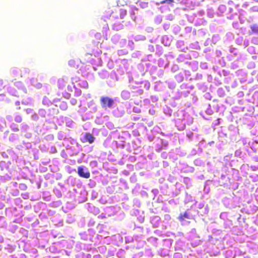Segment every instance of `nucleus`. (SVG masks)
<instances>
[{
	"instance_id": "8",
	"label": "nucleus",
	"mask_w": 258,
	"mask_h": 258,
	"mask_svg": "<svg viewBox=\"0 0 258 258\" xmlns=\"http://www.w3.org/2000/svg\"><path fill=\"white\" fill-rule=\"evenodd\" d=\"M59 107L61 108V109L65 110L67 109L68 106L67 104L65 102H62L60 103V104L59 105Z\"/></svg>"
},
{
	"instance_id": "16",
	"label": "nucleus",
	"mask_w": 258,
	"mask_h": 258,
	"mask_svg": "<svg viewBox=\"0 0 258 258\" xmlns=\"http://www.w3.org/2000/svg\"><path fill=\"white\" fill-rule=\"evenodd\" d=\"M13 131H14V132H18L19 131V128H17V127L14 128H13Z\"/></svg>"
},
{
	"instance_id": "11",
	"label": "nucleus",
	"mask_w": 258,
	"mask_h": 258,
	"mask_svg": "<svg viewBox=\"0 0 258 258\" xmlns=\"http://www.w3.org/2000/svg\"><path fill=\"white\" fill-rule=\"evenodd\" d=\"M6 85L4 83V81L0 79V91H2L5 87Z\"/></svg>"
},
{
	"instance_id": "6",
	"label": "nucleus",
	"mask_w": 258,
	"mask_h": 258,
	"mask_svg": "<svg viewBox=\"0 0 258 258\" xmlns=\"http://www.w3.org/2000/svg\"><path fill=\"white\" fill-rule=\"evenodd\" d=\"M250 29L251 32H249V34L258 33V26L257 25L254 24L251 26Z\"/></svg>"
},
{
	"instance_id": "2",
	"label": "nucleus",
	"mask_w": 258,
	"mask_h": 258,
	"mask_svg": "<svg viewBox=\"0 0 258 258\" xmlns=\"http://www.w3.org/2000/svg\"><path fill=\"white\" fill-rule=\"evenodd\" d=\"M78 173L79 176L85 178H89L90 176V172L88 171L85 172L84 167L82 166L78 168Z\"/></svg>"
},
{
	"instance_id": "12",
	"label": "nucleus",
	"mask_w": 258,
	"mask_h": 258,
	"mask_svg": "<svg viewBox=\"0 0 258 258\" xmlns=\"http://www.w3.org/2000/svg\"><path fill=\"white\" fill-rule=\"evenodd\" d=\"M173 2H174V0H164L162 2H161V3L164 4L165 3H167L170 4V3H173Z\"/></svg>"
},
{
	"instance_id": "20",
	"label": "nucleus",
	"mask_w": 258,
	"mask_h": 258,
	"mask_svg": "<svg viewBox=\"0 0 258 258\" xmlns=\"http://www.w3.org/2000/svg\"><path fill=\"white\" fill-rule=\"evenodd\" d=\"M111 12H110L109 14V16H110L111 15Z\"/></svg>"
},
{
	"instance_id": "19",
	"label": "nucleus",
	"mask_w": 258,
	"mask_h": 258,
	"mask_svg": "<svg viewBox=\"0 0 258 258\" xmlns=\"http://www.w3.org/2000/svg\"><path fill=\"white\" fill-rule=\"evenodd\" d=\"M20 108H20V107H18L17 108V109H20Z\"/></svg>"
},
{
	"instance_id": "10",
	"label": "nucleus",
	"mask_w": 258,
	"mask_h": 258,
	"mask_svg": "<svg viewBox=\"0 0 258 258\" xmlns=\"http://www.w3.org/2000/svg\"><path fill=\"white\" fill-rule=\"evenodd\" d=\"M126 15V11L125 10L121 9L120 11V16L121 18H123Z\"/></svg>"
},
{
	"instance_id": "14",
	"label": "nucleus",
	"mask_w": 258,
	"mask_h": 258,
	"mask_svg": "<svg viewBox=\"0 0 258 258\" xmlns=\"http://www.w3.org/2000/svg\"><path fill=\"white\" fill-rule=\"evenodd\" d=\"M64 97L66 98H67V99H69L71 97V94L70 93H66V95L64 96Z\"/></svg>"
},
{
	"instance_id": "13",
	"label": "nucleus",
	"mask_w": 258,
	"mask_h": 258,
	"mask_svg": "<svg viewBox=\"0 0 258 258\" xmlns=\"http://www.w3.org/2000/svg\"><path fill=\"white\" fill-rule=\"evenodd\" d=\"M26 111L27 113L30 114V113H31L32 112H33V110L31 108H27L26 109Z\"/></svg>"
},
{
	"instance_id": "4",
	"label": "nucleus",
	"mask_w": 258,
	"mask_h": 258,
	"mask_svg": "<svg viewBox=\"0 0 258 258\" xmlns=\"http://www.w3.org/2000/svg\"><path fill=\"white\" fill-rule=\"evenodd\" d=\"M85 139L90 144L93 143L95 140V138L90 133L86 134Z\"/></svg>"
},
{
	"instance_id": "1",
	"label": "nucleus",
	"mask_w": 258,
	"mask_h": 258,
	"mask_svg": "<svg viewBox=\"0 0 258 258\" xmlns=\"http://www.w3.org/2000/svg\"><path fill=\"white\" fill-rule=\"evenodd\" d=\"M100 101L101 106L103 108H111L114 104L113 99L108 96L101 97Z\"/></svg>"
},
{
	"instance_id": "3",
	"label": "nucleus",
	"mask_w": 258,
	"mask_h": 258,
	"mask_svg": "<svg viewBox=\"0 0 258 258\" xmlns=\"http://www.w3.org/2000/svg\"><path fill=\"white\" fill-rule=\"evenodd\" d=\"M66 81L63 78L58 79V80L57 81L58 87L60 89H64L66 87Z\"/></svg>"
},
{
	"instance_id": "18",
	"label": "nucleus",
	"mask_w": 258,
	"mask_h": 258,
	"mask_svg": "<svg viewBox=\"0 0 258 258\" xmlns=\"http://www.w3.org/2000/svg\"><path fill=\"white\" fill-rule=\"evenodd\" d=\"M16 104L17 105H19V104H20V102L18 101V102H17L16 103Z\"/></svg>"
},
{
	"instance_id": "7",
	"label": "nucleus",
	"mask_w": 258,
	"mask_h": 258,
	"mask_svg": "<svg viewBox=\"0 0 258 258\" xmlns=\"http://www.w3.org/2000/svg\"><path fill=\"white\" fill-rule=\"evenodd\" d=\"M138 3H139L140 6L143 9L147 8L148 6V3L147 2L138 1Z\"/></svg>"
},
{
	"instance_id": "5",
	"label": "nucleus",
	"mask_w": 258,
	"mask_h": 258,
	"mask_svg": "<svg viewBox=\"0 0 258 258\" xmlns=\"http://www.w3.org/2000/svg\"><path fill=\"white\" fill-rule=\"evenodd\" d=\"M178 219L181 222H182L185 219H189V216L187 212H185L183 214H180Z\"/></svg>"
},
{
	"instance_id": "9",
	"label": "nucleus",
	"mask_w": 258,
	"mask_h": 258,
	"mask_svg": "<svg viewBox=\"0 0 258 258\" xmlns=\"http://www.w3.org/2000/svg\"><path fill=\"white\" fill-rule=\"evenodd\" d=\"M15 120L17 122H21L22 121V117L20 115H17L15 117Z\"/></svg>"
},
{
	"instance_id": "17",
	"label": "nucleus",
	"mask_w": 258,
	"mask_h": 258,
	"mask_svg": "<svg viewBox=\"0 0 258 258\" xmlns=\"http://www.w3.org/2000/svg\"><path fill=\"white\" fill-rule=\"evenodd\" d=\"M23 186H24V188H26L27 187L26 185L24 184H22Z\"/></svg>"
},
{
	"instance_id": "15",
	"label": "nucleus",
	"mask_w": 258,
	"mask_h": 258,
	"mask_svg": "<svg viewBox=\"0 0 258 258\" xmlns=\"http://www.w3.org/2000/svg\"><path fill=\"white\" fill-rule=\"evenodd\" d=\"M77 101L76 99H73L71 100V103L73 105H75L76 104Z\"/></svg>"
}]
</instances>
